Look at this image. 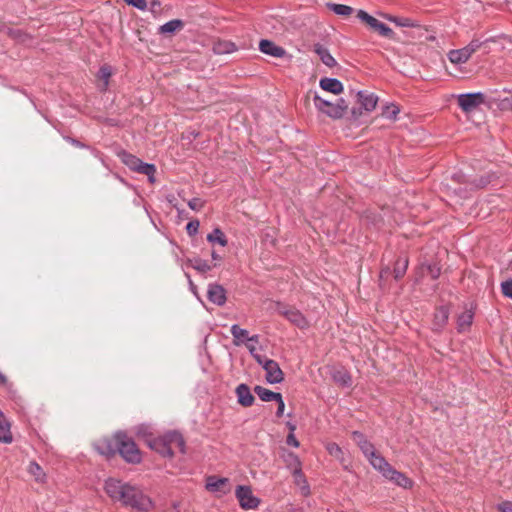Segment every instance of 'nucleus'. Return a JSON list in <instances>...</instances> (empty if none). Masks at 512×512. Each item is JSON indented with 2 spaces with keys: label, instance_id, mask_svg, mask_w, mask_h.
Here are the masks:
<instances>
[{
  "label": "nucleus",
  "instance_id": "nucleus-1",
  "mask_svg": "<svg viewBox=\"0 0 512 512\" xmlns=\"http://www.w3.org/2000/svg\"><path fill=\"white\" fill-rule=\"evenodd\" d=\"M104 490L113 500L119 501L124 506L131 507L138 512H148L153 507L152 500L138 487L122 482L115 478L105 481Z\"/></svg>",
  "mask_w": 512,
  "mask_h": 512
},
{
  "label": "nucleus",
  "instance_id": "nucleus-2",
  "mask_svg": "<svg viewBox=\"0 0 512 512\" xmlns=\"http://www.w3.org/2000/svg\"><path fill=\"white\" fill-rule=\"evenodd\" d=\"M145 441L152 450L164 457H173V447L178 448L181 453H185V441L177 431H169L155 438L149 436Z\"/></svg>",
  "mask_w": 512,
  "mask_h": 512
},
{
  "label": "nucleus",
  "instance_id": "nucleus-3",
  "mask_svg": "<svg viewBox=\"0 0 512 512\" xmlns=\"http://www.w3.org/2000/svg\"><path fill=\"white\" fill-rule=\"evenodd\" d=\"M115 447L123 459L129 463L137 464L141 462V453L137 445L123 432H118L114 436Z\"/></svg>",
  "mask_w": 512,
  "mask_h": 512
},
{
  "label": "nucleus",
  "instance_id": "nucleus-4",
  "mask_svg": "<svg viewBox=\"0 0 512 512\" xmlns=\"http://www.w3.org/2000/svg\"><path fill=\"white\" fill-rule=\"evenodd\" d=\"M313 103L319 112L333 119L342 118L348 108L346 101L342 98L332 103L326 99H323L318 94L313 96Z\"/></svg>",
  "mask_w": 512,
  "mask_h": 512
},
{
  "label": "nucleus",
  "instance_id": "nucleus-5",
  "mask_svg": "<svg viewBox=\"0 0 512 512\" xmlns=\"http://www.w3.org/2000/svg\"><path fill=\"white\" fill-rule=\"evenodd\" d=\"M357 17L363 23H365L370 29L377 32L379 35L386 37L388 39L394 38L395 33L389 26L379 21L375 17L369 15L366 11L359 10L357 12Z\"/></svg>",
  "mask_w": 512,
  "mask_h": 512
},
{
  "label": "nucleus",
  "instance_id": "nucleus-6",
  "mask_svg": "<svg viewBox=\"0 0 512 512\" xmlns=\"http://www.w3.org/2000/svg\"><path fill=\"white\" fill-rule=\"evenodd\" d=\"M485 102V95L481 92L464 93L457 96V104L465 113L475 111Z\"/></svg>",
  "mask_w": 512,
  "mask_h": 512
},
{
  "label": "nucleus",
  "instance_id": "nucleus-7",
  "mask_svg": "<svg viewBox=\"0 0 512 512\" xmlns=\"http://www.w3.org/2000/svg\"><path fill=\"white\" fill-rule=\"evenodd\" d=\"M482 45V42L478 39H473L467 46L451 50L448 53V59L454 64H461L468 61V59L475 53Z\"/></svg>",
  "mask_w": 512,
  "mask_h": 512
},
{
  "label": "nucleus",
  "instance_id": "nucleus-8",
  "mask_svg": "<svg viewBox=\"0 0 512 512\" xmlns=\"http://www.w3.org/2000/svg\"><path fill=\"white\" fill-rule=\"evenodd\" d=\"M278 312L298 328L305 329L308 327V321L299 310L279 305Z\"/></svg>",
  "mask_w": 512,
  "mask_h": 512
},
{
  "label": "nucleus",
  "instance_id": "nucleus-9",
  "mask_svg": "<svg viewBox=\"0 0 512 512\" xmlns=\"http://www.w3.org/2000/svg\"><path fill=\"white\" fill-rule=\"evenodd\" d=\"M236 497L243 509H254L258 507L260 501L254 497L250 487L238 486L236 489Z\"/></svg>",
  "mask_w": 512,
  "mask_h": 512
},
{
  "label": "nucleus",
  "instance_id": "nucleus-10",
  "mask_svg": "<svg viewBox=\"0 0 512 512\" xmlns=\"http://www.w3.org/2000/svg\"><path fill=\"white\" fill-rule=\"evenodd\" d=\"M208 300L218 306L226 303V291L219 284H210L207 291Z\"/></svg>",
  "mask_w": 512,
  "mask_h": 512
},
{
  "label": "nucleus",
  "instance_id": "nucleus-11",
  "mask_svg": "<svg viewBox=\"0 0 512 512\" xmlns=\"http://www.w3.org/2000/svg\"><path fill=\"white\" fill-rule=\"evenodd\" d=\"M266 380L270 384H276L283 381V372L278 363L274 360L265 362Z\"/></svg>",
  "mask_w": 512,
  "mask_h": 512
},
{
  "label": "nucleus",
  "instance_id": "nucleus-12",
  "mask_svg": "<svg viewBox=\"0 0 512 512\" xmlns=\"http://www.w3.org/2000/svg\"><path fill=\"white\" fill-rule=\"evenodd\" d=\"M259 50L267 55L276 57V58H282L286 55L285 49H283L280 46H277L274 42L262 39L259 43Z\"/></svg>",
  "mask_w": 512,
  "mask_h": 512
},
{
  "label": "nucleus",
  "instance_id": "nucleus-13",
  "mask_svg": "<svg viewBox=\"0 0 512 512\" xmlns=\"http://www.w3.org/2000/svg\"><path fill=\"white\" fill-rule=\"evenodd\" d=\"M236 395L238 403L243 407H250L254 403V396L252 395L248 385L242 383L236 387Z\"/></svg>",
  "mask_w": 512,
  "mask_h": 512
},
{
  "label": "nucleus",
  "instance_id": "nucleus-14",
  "mask_svg": "<svg viewBox=\"0 0 512 512\" xmlns=\"http://www.w3.org/2000/svg\"><path fill=\"white\" fill-rule=\"evenodd\" d=\"M357 98L361 107L367 112L374 110L378 102V97L374 93L368 91H359L357 93Z\"/></svg>",
  "mask_w": 512,
  "mask_h": 512
},
{
  "label": "nucleus",
  "instance_id": "nucleus-15",
  "mask_svg": "<svg viewBox=\"0 0 512 512\" xmlns=\"http://www.w3.org/2000/svg\"><path fill=\"white\" fill-rule=\"evenodd\" d=\"M368 460L370 462V464L376 469L378 470L383 476H385V474L387 472L390 471L391 469V465L385 460V458L380 455L379 453H377L376 451L373 452V454H370L368 457Z\"/></svg>",
  "mask_w": 512,
  "mask_h": 512
},
{
  "label": "nucleus",
  "instance_id": "nucleus-16",
  "mask_svg": "<svg viewBox=\"0 0 512 512\" xmlns=\"http://www.w3.org/2000/svg\"><path fill=\"white\" fill-rule=\"evenodd\" d=\"M321 89L327 92H331L335 95H339L343 92V84L336 78H322L319 81Z\"/></svg>",
  "mask_w": 512,
  "mask_h": 512
},
{
  "label": "nucleus",
  "instance_id": "nucleus-17",
  "mask_svg": "<svg viewBox=\"0 0 512 512\" xmlns=\"http://www.w3.org/2000/svg\"><path fill=\"white\" fill-rule=\"evenodd\" d=\"M474 318V311L472 307L465 308V310L457 318V330L459 332L467 331L472 325Z\"/></svg>",
  "mask_w": 512,
  "mask_h": 512
},
{
  "label": "nucleus",
  "instance_id": "nucleus-18",
  "mask_svg": "<svg viewBox=\"0 0 512 512\" xmlns=\"http://www.w3.org/2000/svg\"><path fill=\"white\" fill-rule=\"evenodd\" d=\"M449 318V310L446 307H439L436 309L434 313L433 319V330L441 331L444 326L447 324Z\"/></svg>",
  "mask_w": 512,
  "mask_h": 512
},
{
  "label": "nucleus",
  "instance_id": "nucleus-19",
  "mask_svg": "<svg viewBox=\"0 0 512 512\" xmlns=\"http://www.w3.org/2000/svg\"><path fill=\"white\" fill-rule=\"evenodd\" d=\"M352 438L366 457L373 454L375 451L373 444L369 442L362 433L354 431L352 433Z\"/></svg>",
  "mask_w": 512,
  "mask_h": 512
},
{
  "label": "nucleus",
  "instance_id": "nucleus-20",
  "mask_svg": "<svg viewBox=\"0 0 512 512\" xmlns=\"http://www.w3.org/2000/svg\"><path fill=\"white\" fill-rule=\"evenodd\" d=\"M384 477L403 488H410L412 486V481L393 467H391L390 471L387 472Z\"/></svg>",
  "mask_w": 512,
  "mask_h": 512
},
{
  "label": "nucleus",
  "instance_id": "nucleus-21",
  "mask_svg": "<svg viewBox=\"0 0 512 512\" xmlns=\"http://www.w3.org/2000/svg\"><path fill=\"white\" fill-rule=\"evenodd\" d=\"M332 379L340 386L350 387L352 385V378L350 373L345 368H335L332 371Z\"/></svg>",
  "mask_w": 512,
  "mask_h": 512
},
{
  "label": "nucleus",
  "instance_id": "nucleus-22",
  "mask_svg": "<svg viewBox=\"0 0 512 512\" xmlns=\"http://www.w3.org/2000/svg\"><path fill=\"white\" fill-rule=\"evenodd\" d=\"M13 441V436L10 430V423L0 410V442L10 444Z\"/></svg>",
  "mask_w": 512,
  "mask_h": 512
},
{
  "label": "nucleus",
  "instance_id": "nucleus-23",
  "mask_svg": "<svg viewBox=\"0 0 512 512\" xmlns=\"http://www.w3.org/2000/svg\"><path fill=\"white\" fill-rule=\"evenodd\" d=\"M315 53L319 56L320 60L325 64L326 66L332 68L336 66L337 62L334 59V57L330 54L327 48H325L322 45H315L314 48Z\"/></svg>",
  "mask_w": 512,
  "mask_h": 512
},
{
  "label": "nucleus",
  "instance_id": "nucleus-24",
  "mask_svg": "<svg viewBox=\"0 0 512 512\" xmlns=\"http://www.w3.org/2000/svg\"><path fill=\"white\" fill-rule=\"evenodd\" d=\"M227 484V478H216L215 476H210L207 478L206 488L211 492L222 491L226 493L228 490H225L224 488Z\"/></svg>",
  "mask_w": 512,
  "mask_h": 512
},
{
  "label": "nucleus",
  "instance_id": "nucleus-25",
  "mask_svg": "<svg viewBox=\"0 0 512 512\" xmlns=\"http://www.w3.org/2000/svg\"><path fill=\"white\" fill-rule=\"evenodd\" d=\"M254 392L264 402L276 401L277 399H280L281 395L280 393L273 392L259 385L255 386Z\"/></svg>",
  "mask_w": 512,
  "mask_h": 512
},
{
  "label": "nucleus",
  "instance_id": "nucleus-26",
  "mask_svg": "<svg viewBox=\"0 0 512 512\" xmlns=\"http://www.w3.org/2000/svg\"><path fill=\"white\" fill-rule=\"evenodd\" d=\"M326 6L328 9L333 11L335 14L342 16V17H348L354 11L352 7H350L348 5H344V4H336V3L329 2L326 4Z\"/></svg>",
  "mask_w": 512,
  "mask_h": 512
},
{
  "label": "nucleus",
  "instance_id": "nucleus-27",
  "mask_svg": "<svg viewBox=\"0 0 512 512\" xmlns=\"http://www.w3.org/2000/svg\"><path fill=\"white\" fill-rule=\"evenodd\" d=\"M182 28L183 22L179 19H174L160 26L159 31L161 34H173Z\"/></svg>",
  "mask_w": 512,
  "mask_h": 512
},
{
  "label": "nucleus",
  "instance_id": "nucleus-28",
  "mask_svg": "<svg viewBox=\"0 0 512 512\" xmlns=\"http://www.w3.org/2000/svg\"><path fill=\"white\" fill-rule=\"evenodd\" d=\"M213 50L216 54H229L237 50L236 45L230 41H219L217 42Z\"/></svg>",
  "mask_w": 512,
  "mask_h": 512
},
{
  "label": "nucleus",
  "instance_id": "nucleus-29",
  "mask_svg": "<svg viewBox=\"0 0 512 512\" xmlns=\"http://www.w3.org/2000/svg\"><path fill=\"white\" fill-rule=\"evenodd\" d=\"M28 472L31 476L34 477L35 481L39 483L45 482L46 474L44 473L42 467L36 462H30L28 466Z\"/></svg>",
  "mask_w": 512,
  "mask_h": 512
},
{
  "label": "nucleus",
  "instance_id": "nucleus-30",
  "mask_svg": "<svg viewBox=\"0 0 512 512\" xmlns=\"http://www.w3.org/2000/svg\"><path fill=\"white\" fill-rule=\"evenodd\" d=\"M121 159H122L123 163L133 171H137L139 169L141 163L143 162L136 156L126 153V152L122 153Z\"/></svg>",
  "mask_w": 512,
  "mask_h": 512
},
{
  "label": "nucleus",
  "instance_id": "nucleus-31",
  "mask_svg": "<svg viewBox=\"0 0 512 512\" xmlns=\"http://www.w3.org/2000/svg\"><path fill=\"white\" fill-rule=\"evenodd\" d=\"M187 265L201 273H206L211 270V266L208 262L200 258L188 259Z\"/></svg>",
  "mask_w": 512,
  "mask_h": 512
},
{
  "label": "nucleus",
  "instance_id": "nucleus-32",
  "mask_svg": "<svg viewBox=\"0 0 512 512\" xmlns=\"http://www.w3.org/2000/svg\"><path fill=\"white\" fill-rule=\"evenodd\" d=\"M400 113V108L398 105L394 103L387 104L382 109V116L386 119L395 121L397 119L398 114Z\"/></svg>",
  "mask_w": 512,
  "mask_h": 512
},
{
  "label": "nucleus",
  "instance_id": "nucleus-33",
  "mask_svg": "<svg viewBox=\"0 0 512 512\" xmlns=\"http://www.w3.org/2000/svg\"><path fill=\"white\" fill-rule=\"evenodd\" d=\"M408 267V259L407 258H399L395 262V266L393 269L394 278L396 280L402 278L404 274L406 273Z\"/></svg>",
  "mask_w": 512,
  "mask_h": 512
},
{
  "label": "nucleus",
  "instance_id": "nucleus-34",
  "mask_svg": "<svg viewBox=\"0 0 512 512\" xmlns=\"http://www.w3.org/2000/svg\"><path fill=\"white\" fill-rule=\"evenodd\" d=\"M96 448L99 453L106 455V456L114 455L117 450V448H115L112 445V442L107 439L99 441L98 444L96 445Z\"/></svg>",
  "mask_w": 512,
  "mask_h": 512
},
{
  "label": "nucleus",
  "instance_id": "nucleus-35",
  "mask_svg": "<svg viewBox=\"0 0 512 512\" xmlns=\"http://www.w3.org/2000/svg\"><path fill=\"white\" fill-rule=\"evenodd\" d=\"M207 240L211 243L216 242L223 247L227 245V238L219 228H215L212 233L208 234Z\"/></svg>",
  "mask_w": 512,
  "mask_h": 512
},
{
  "label": "nucleus",
  "instance_id": "nucleus-36",
  "mask_svg": "<svg viewBox=\"0 0 512 512\" xmlns=\"http://www.w3.org/2000/svg\"><path fill=\"white\" fill-rule=\"evenodd\" d=\"M140 174H144L148 176V179L151 183L155 182V173H156V167L153 164L142 162L139 169L136 171Z\"/></svg>",
  "mask_w": 512,
  "mask_h": 512
},
{
  "label": "nucleus",
  "instance_id": "nucleus-37",
  "mask_svg": "<svg viewBox=\"0 0 512 512\" xmlns=\"http://www.w3.org/2000/svg\"><path fill=\"white\" fill-rule=\"evenodd\" d=\"M231 334L234 337V344L237 346L240 345L241 340H247L248 337V331L240 328L237 324L232 325Z\"/></svg>",
  "mask_w": 512,
  "mask_h": 512
},
{
  "label": "nucleus",
  "instance_id": "nucleus-38",
  "mask_svg": "<svg viewBox=\"0 0 512 512\" xmlns=\"http://www.w3.org/2000/svg\"><path fill=\"white\" fill-rule=\"evenodd\" d=\"M112 70L108 65H103L98 72V78L103 81V90H105L109 83V78L111 77Z\"/></svg>",
  "mask_w": 512,
  "mask_h": 512
},
{
  "label": "nucleus",
  "instance_id": "nucleus-39",
  "mask_svg": "<svg viewBox=\"0 0 512 512\" xmlns=\"http://www.w3.org/2000/svg\"><path fill=\"white\" fill-rule=\"evenodd\" d=\"M501 291L505 297L512 299V279H508L501 283Z\"/></svg>",
  "mask_w": 512,
  "mask_h": 512
},
{
  "label": "nucleus",
  "instance_id": "nucleus-40",
  "mask_svg": "<svg viewBox=\"0 0 512 512\" xmlns=\"http://www.w3.org/2000/svg\"><path fill=\"white\" fill-rule=\"evenodd\" d=\"M187 204L194 211H200L204 207V201L201 198H192Z\"/></svg>",
  "mask_w": 512,
  "mask_h": 512
},
{
  "label": "nucleus",
  "instance_id": "nucleus-41",
  "mask_svg": "<svg viewBox=\"0 0 512 512\" xmlns=\"http://www.w3.org/2000/svg\"><path fill=\"white\" fill-rule=\"evenodd\" d=\"M124 1L126 2V4L133 6L142 11L146 10L147 6H148L147 0H124Z\"/></svg>",
  "mask_w": 512,
  "mask_h": 512
},
{
  "label": "nucleus",
  "instance_id": "nucleus-42",
  "mask_svg": "<svg viewBox=\"0 0 512 512\" xmlns=\"http://www.w3.org/2000/svg\"><path fill=\"white\" fill-rule=\"evenodd\" d=\"M199 229V221L193 220L186 225V231L190 236L197 234Z\"/></svg>",
  "mask_w": 512,
  "mask_h": 512
},
{
  "label": "nucleus",
  "instance_id": "nucleus-43",
  "mask_svg": "<svg viewBox=\"0 0 512 512\" xmlns=\"http://www.w3.org/2000/svg\"><path fill=\"white\" fill-rule=\"evenodd\" d=\"M400 27H413L414 24L409 18H391Z\"/></svg>",
  "mask_w": 512,
  "mask_h": 512
},
{
  "label": "nucleus",
  "instance_id": "nucleus-44",
  "mask_svg": "<svg viewBox=\"0 0 512 512\" xmlns=\"http://www.w3.org/2000/svg\"><path fill=\"white\" fill-rule=\"evenodd\" d=\"M427 269L432 279H437L441 273V269L437 264L429 265Z\"/></svg>",
  "mask_w": 512,
  "mask_h": 512
},
{
  "label": "nucleus",
  "instance_id": "nucleus-45",
  "mask_svg": "<svg viewBox=\"0 0 512 512\" xmlns=\"http://www.w3.org/2000/svg\"><path fill=\"white\" fill-rule=\"evenodd\" d=\"M290 429H291V433H289V435L287 436L286 442L288 445L298 447L299 441L296 439L295 435L293 434L295 427L291 426Z\"/></svg>",
  "mask_w": 512,
  "mask_h": 512
},
{
  "label": "nucleus",
  "instance_id": "nucleus-46",
  "mask_svg": "<svg viewBox=\"0 0 512 512\" xmlns=\"http://www.w3.org/2000/svg\"><path fill=\"white\" fill-rule=\"evenodd\" d=\"M327 450L331 455L335 457H339V455L342 453L341 448L336 443L328 444Z\"/></svg>",
  "mask_w": 512,
  "mask_h": 512
},
{
  "label": "nucleus",
  "instance_id": "nucleus-47",
  "mask_svg": "<svg viewBox=\"0 0 512 512\" xmlns=\"http://www.w3.org/2000/svg\"><path fill=\"white\" fill-rule=\"evenodd\" d=\"M501 109L512 110V93L500 102Z\"/></svg>",
  "mask_w": 512,
  "mask_h": 512
},
{
  "label": "nucleus",
  "instance_id": "nucleus-48",
  "mask_svg": "<svg viewBox=\"0 0 512 512\" xmlns=\"http://www.w3.org/2000/svg\"><path fill=\"white\" fill-rule=\"evenodd\" d=\"M499 512H512V502L504 501L497 506Z\"/></svg>",
  "mask_w": 512,
  "mask_h": 512
},
{
  "label": "nucleus",
  "instance_id": "nucleus-49",
  "mask_svg": "<svg viewBox=\"0 0 512 512\" xmlns=\"http://www.w3.org/2000/svg\"><path fill=\"white\" fill-rule=\"evenodd\" d=\"M276 402L278 404L276 415L278 417H281L283 415L284 409H285V404H284V401L282 399V395H280V399H277Z\"/></svg>",
  "mask_w": 512,
  "mask_h": 512
},
{
  "label": "nucleus",
  "instance_id": "nucleus-50",
  "mask_svg": "<svg viewBox=\"0 0 512 512\" xmlns=\"http://www.w3.org/2000/svg\"><path fill=\"white\" fill-rule=\"evenodd\" d=\"M258 364H260L263 369L265 368V362H271L272 359H267L265 356H262L260 354L254 355L253 357Z\"/></svg>",
  "mask_w": 512,
  "mask_h": 512
},
{
  "label": "nucleus",
  "instance_id": "nucleus-51",
  "mask_svg": "<svg viewBox=\"0 0 512 512\" xmlns=\"http://www.w3.org/2000/svg\"><path fill=\"white\" fill-rule=\"evenodd\" d=\"M161 3L158 0H151L150 2V10L153 13H157L160 11Z\"/></svg>",
  "mask_w": 512,
  "mask_h": 512
},
{
  "label": "nucleus",
  "instance_id": "nucleus-52",
  "mask_svg": "<svg viewBox=\"0 0 512 512\" xmlns=\"http://www.w3.org/2000/svg\"><path fill=\"white\" fill-rule=\"evenodd\" d=\"M389 273H390L389 268L382 269L380 272V278L383 279L385 277H388Z\"/></svg>",
  "mask_w": 512,
  "mask_h": 512
},
{
  "label": "nucleus",
  "instance_id": "nucleus-53",
  "mask_svg": "<svg viewBox=\"0 0 512 512\" xmlns=\"http://www.w3.org/2000/svg\"><path fill=\"white\" fill-rule=\"evenodd\" d=\"M247 341L249 342H254V343H258L259 341V336L258 335H253V336H248L247 337Z\"/></svg>",
  "mask_w": 512,
  "mask_h": 512
},
{
  "label": "nucleus",
  "instance_id": "nucleus-54",
  "mask_svg": "<svg viewBox=\"0 0 512 512\" xmlns=\"http://www.w3.org/2000/svg\"><path fill=\"white\" fill-rule=\"evenodd\" d=\"M247 348L249 349L250 354L254 357V355H257L256 348L253 345H247Z\"/></svg>",
  "mask_w": 512,
  "mask_h": 512
},
{
  "label": "nucleus",
  "instance_id": "nucleus-55",
  "mask_svg": "<svg viewBox=\"0 0 512 512\" xmlns=\"http://www.w3.org/2000/svg\"><path fill=\"white\" fill-rule=\"evenodd\" d=\"M6 383H7V378L5 377V375H3L0 372V385H5Z\"/></svg>",
  "mask_w": 512,
  "mask_h": 512
},
{
  "label": "nucleus",
  "instance_id": "nucleus-56",
  "mask_svg": "<svg viewBox=\"0 0 512 512\" xmlns=\"http://www.w3.org/2000/svg\"><path fill=\"white\" fill-rule=\"evenodd\" d=\"M453 179L457 182H462L464 177L462 175H453Z\"/></svg>",
  "mask_w": 512,
  "mask_h": 512
},
{
  "label": "nucleus",
  "instance_id": "nucleus-57",
  "mask_svg": "<svg viewBox=\"0 0 512 512\" xmlns=\"http://www.w3.org/2000/svg\"><path fill=\"white\" fill-rule=\"evenodd\" d=\"M213 260H221V256L217 254L215 251L211 254Z\"/></svg>",
  "mask_w": 512,
  "mask_h": 512
},
{
  "label": "nucleus",
  "instance_id": "nucleus-58",
  "mask_svg": "<svg viewBox=\"0 0 512 512\" xmlns=\"http://www.w3.org/2000/svg\"><path fill=\"white\" fill-rule=\"evenodd\" d=\"M294 475L296 478L302 477L303 475H302L301 469L300 468L295 469Z\"/></svg>",
  "mask_w": 512,
  "mask_h": 512
},
{
  "label": "nucleus",
  "instance_id": "nucleus-59",
  "mask_svg": "<svg viewBox=\"0 0 512 512\" xmlns=\"http://www.w3.org/2000/svg\"><path fill=\"white\" fill-rule=\"evenodd\" d=\"M72 144L75 145L76 147H83V145L77 140H72Z\"/></svg>",
  "mask_w": 512,
  "mask_h": 512
},
{
  "label": "nucleus",
  "instance_id": "nucleus-60",
  "mask_svg": "<svg viewBox=\"0 0 512 512\" xmlns=\"http://www.w3.org/2000/svg\"><path fill=\"white\" fill-rule=\"evenodd\" d=\"M142 430H143V428H140V429L138 430V433H139V434H140V433H142Z\"/></svg>",
  "mask_w": 512,
  "mask_h": 512
}]
</instances>
